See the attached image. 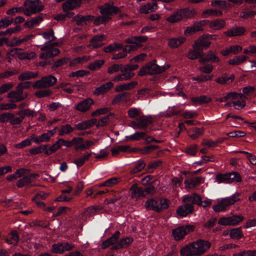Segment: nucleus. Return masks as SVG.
<instances>
[{
	"label": "nucleus",
	"instance_id": "obj_1",
	"mask_svg": "<svg viewBox=\"0 0 256 256\" xmlns=\"http://www.w3.org/2000/svg\"><path fill=\"white\" fill-rule=\"evenodd\" d=\"M100 10L102 16H98L94 20V16L90 15L82 16L78 14L74 17L73 20L76 22L77 25L80 26L86 24L88 22L93 20L94 24L98 25L106 24L112 20L111 16L116 14L120 12V10L117 6L110 2H106L100 7Z\"/></svg>",
	"mask_w": 256,
	"mask_h": 256
},
{
	"label": "nucleus",
	"instance_id": "obj_2",
	"mask_svg": "<svg viewBox=\"0 0 256 256\" xmlns=\"http://www.w3.org/2000/svg\"><path fill=\"white\" fill-rule=\"evenodd\" d=\"M210 245L207 240H199L183 246L180 250V254L182 256H200L204 253Z\"/></svg>",
	"mask_w": 256,
	"mask_h": 256
},
{
	"label": "nucleus",
	"instance_id": "obj_3",
	"mask_svg": "<svg viewBox=\"0 0 256 256\" xmlns=\"http://www.w3.org/2000/svg\"><path fill=\"white\" fill-rule=\"evenodd\" d=\"M148 40L147 36H132L126 38L124 42L128 44L124 46L122 52L114 54L112 60H116L126 57L128 54L134 52L138 48H140L142 46L141 43L146 42Z\"/></svg>",
	"mask_w": 256,
	"mask_h": 256
},
{
	"label": "nucleus",
	"instance_id": "obj_4",
	"mask_svg": "<svg viewBox=\"0 0 256 256\" xmlns=\"http://www.w3.org/2000/svg\"><path fill=\"white\" fill-rule=\"evenodd\" d=\"M184 204L179 206L176 210V214L180 217H185L193 212L194 204L200 203V196L196 193L187 194L184 196Z\"/></svg>",
	"mask_w": 256,
	"mask_h": 256
},
{
	"label": "nucleus",
	"instance_id": "obj_5",
	"mask_svg": "<svg viewBox=\"0 0 256 256\" xmlns=\"http://www.w3.org/2000/svg\"><path fill=\"white\" fill-rule=\"evenodd\" d=\"M170 68L169 65L160 66L156 64V60H154L142 66L138 72L139 76L146 75L152 76L155 74H160Z\"/></svg>",
	"mask_w": 256,
	"mask_h": 256
},
{
	"label": "nucleus",
	"instance_id": "obj_6",
	"mask_svg": "<svg viewBox=\"0 0 256 256\" xmlns=\"http://www.w3.org/2000/svg\"><path fill=\"white\" fill-rule=\"evenodd\" d=\"M170 68L169 65L160 66L156 64V60H154L142 66L138 72L139 76L146 75L152 76L155 74H160Z\"/></svg>",
	"mask_w": 256,
	"mask_h": 256
},
{
	"label": "nucleus",
	"instance_id": "obj_7",
	"mask_svg": "<svg viewBox=\"0 0 256 256\" xmlns=\"http://www.w3.org/2000/svg\"><path fill=\"white\" fill-rule=\"evenodd\" d=\"M196 14V12L194 8H180L168 17L166 20L170 23H176L184 19L192 18Z\"/></svg>",
	"mask_w": 256,
	"mask_h": 256
},
{
	"label": "nucleus",
	"instance_id": "obj_8",
	"mask_svg": "<svg viewBox=\"0 0 256 256\" xmlns=\"http://www.w3.org/2000/svg\"><path fill=\"white\" fill-rule=\"evenodd\" d=\"M146 208L148 210H154L160 212L163 210L168 208V200L160 198H152L148 199L144 204Z\"/></svg>",
	"mask_w": 256,
	"mask_h": 256
},
{
	"label": "nucleus",
	"instance_id": "obj_9",
	"mask_svg": "<svg viewBox=\"0 0 256 256\" xmlns=\"http://www.w3.org/2000/svg\"><path fill=\"white\" fill-rule=\"evenodd\" d=\"M240 196V193H236L230 197L222 198L217 204L212 206L213 210L216 212L226 210L229 206L240 200L238 198Z\"/></svg>",
	"mask_w": 256,
	"mask_h": 256
},
{
	"label": "nucleus",
	"instance_id": "obj_10",
	"mask_svg": "<svg viewBox=\"0 0 256 256\" xmlns=\"http://www.w3.org/2000/svg\"><path fill=\"white\" fill-rule=\"evenodd\" d=\"M138 67V64H128L126 66L122 64L121 70L122 74L114 76L112 80L114 82H118L130 80L134 75V73L130 72L137 69Z\"/></svg>",
	"mask_w": 256,
	"mask_h": 256
},
{
	"label": "nucleus",
	"instance_id": "obj_11",
	"mask_svg": "<svg viewBox=\"0 0 256 256\" xmlns=\"http://www.w3.org/2000/svg\"><path fill=\"white\" fill-rule=\"evenodd\" d=\"M24 6L26 8L24 12V14L26 16L40 12L44 9L40 0H26Z\"/></svg>",
	"mask_w": 256,
	"mask_h": 256
},
{
	"label": "nucleus",
	"instance_id": "obj_12",
	"mask_svg": "<svg viewBox=\"0 0 256 256\" xmlns=\"http://www.w3.org/2000/svg\"><path fill=\"white\" fill-rule=\"evenodd\" d=\"M216 180L218 183L239 182L242 181V177L240 174L236 172H232L224 174H218Z\"/></svg>",
	"mask_w": 256,
	"mask_h": 256
},
{
	"label": "nucleus",
	"instance_id": "obj_13",
	"mask_svg": "<svg viewBox=\"0 0 256 256\" xmlns=\"http://www.w3.org/2000/svg\"><path fill=\"white\" fill-rule=\"evenodd\" d=\"M194 228V226L191 224L181 226L172 230V235L176 240H182L186 235L193 232Z\"/></svg>",
	"mask_w": 256,
	"mask_h": 256
},
{
	"label": "nucleus",
	"instance_id": "obj_14",
	"mask_svg": "<svg viewBox=\"0 0 256 256\" xmlns=\"http://www.w3.org/2000/svg\"><path fill=\"white\" fill-rule=\"evenodd\" d=\"M51 42H46L44 44V46H42L40 48V50L43 52L40 55V59H47L52 58L54 56H56L60 52V50L58 48H53L50 44Z\"/></svg>",
	"mask_w": 256,
	"mask_h": 256
},
{
	"label": "nucleus",
	"instance_id": "obj_15",
	"mask_svg": "<svg viewBox=\"0 0 256 256\" xmlns=\"http://www.w3.org/2000/svg\"><path fill=\"white\" fill-rule=\"evenodd\" d=\"M82 0H67L62 4V9L65 12L66 18H71L74 15V12L69 10H72L76 8L79 7L82 3Z\"/></svg>",
	"mask_w": 256,
	"mask_h": 256
},
{
	"label": "nucleus",
	"instance_id": "obj_16",
	"mask_svg": "<svg viewBox=\"0 0 256 256\" xmlns=\"http://www.w3.org/2000/svg\"><path fill=\"white\" fill-rule=\"evenodd\" d=\"M57 78L52 75L43 76L40 80H36L33 85L34 88H43L52 86L56 84Z\"/></svg>",
	"mask_w": 256,
	"mask_h": 256
},
{
	"label": "nucleus",
	"instance_id": "obj_17",
	"mask_svg": "<svg viewBox=\"0 0 256 256\" xmlns=\"http://www.w3.org/2000/svg\"><path fill=\"white\" fill-rule=\"evenodd\" d=\"M152 121L146 116H139L131 122V126L134 129L139 128L142 130L147 129L149 124Z\"/></svg>",
	"mask_w": 256,
	"mask_h": 256
},
{
	"label": "nucleus",
	"instance_id": "obj_18",
	"mask_svg": "<svg viewBox=\"0 0 256 256\" xmlns=\"http://www.w3.org/2000/svg\"><path fill=\"white\" fill-rule=\"evenodd\" d=\"M244 220V216H242L234 215L232 216L222 217L218 222V224L222 226L237 225L240 222Z\"/></svg>",
	"mask_w": 256,
	"mask_h": 256
},
{
	"label": "nucleus",
	"instance_id": "obj_19",
	"mask_svg": "<svg viewBox=\"0 0 256 256\" xmlns=\"http://www.w3.org/2000/svg\"><path fill=\"white\" fill-rule=\"evenodd\" d=\"M211 42L205 34L202 35L195 42L193 45L194 49L198 50L202 53L204 49L208 48Z\"/></svg>",
	"mask_w": 256,
	"mask_h": 256
},
{
	"label": "nucleus",
	"instance_id": "obj_20",
	"mask_svg": "<svg viewBox=\"0 0 256 256\" xmlns=\"http://www.w3.org/2000/svg\"><path fill=\"white\" fill-rule=\"evenodd\" d=\"M20 50L18 48L12 49L10 50L9 54L12 56H17L20 60H31L36 56V54L33 52H21Z\"/></svg>",
	"mask_w": 256,
	"mask_h": 256
},
{
	"label": "nucleus",
	"instance_id": "obj_21",
	"mask_svg": "<svg viewBox=\"0 0 256 256\" xmlns=\"http://www.w3.org/2000/svg\"><path fill=\"white\" fill-rule=\"evenodd\" d=\"M156 1V0H152V2H148L146 4L142 5L139 9L140 12L147 14L156 11L158 8V6Z\"/></svg>",
	"mask_w": 256,
	"mask_h": 256
},
{
	"label": "nucleus",
	"instance_id": "obj_22",
	"mask_svg": "<svg viewBox=\"0 0 256 256\" xmlns=\"http://www.w3.org/2000/svg\"><path fill=\"white\" fill-rule=\"evenodd\" d=\"M246 29L242 26H234L230 30L224 32V34L229 37H234L243 35Z\"/></svg>",
	"mask_w": 256,
	"mask_h": 256
},
{
	"label": "nucleus",
	"instance_id": "obj_23",
	"mask_svg": "<svg viewBox=\"0 0 256 256\" xmlns=\"http://www.w3.org/2000/svg\"><path fill=\"white\" fill-rule=\"evenodd\" d=\"M206 21L205 20H200L198 22H195L193 26H188L184 32L186 34H192L196 32L202 30V27L206 24Z\"/></svg>",
	"mask_w": 256,
	"mask_h": 256
},
{
	"label": "nucleus",
	"instance_id": "obj_24",
	"mask_svg": "<svg viewBox=\"0 0 256 256\" xmlns=\"http://www.w3.org/2000/svg\"><path fill=\"white\" fill-rule=\"evenodd\" d=\"M120 234V232L118 230H116L111 237L102 242L101 246L102 248L105 249L109 246H112L118 242Z\"/></svg>",
	"mask_w": 256,
	"mask_h": 256
},
{
	"label": "nucleus",
	"instance_id": "obj_25",
	"mask_svg": "<svg viewBox=\"0 0 256 256\" xmlns=\"http://www.w3.org/2000/svg\"><path fill=\"white\" fill-rule=\"evenodd\" d=\"M114 86V84L112 82H107L96 88L94 94L97 96L103 94L110 90Z\"/></svg>",
	"mask_w": 256,
	"mask_h": 256
},
{
	"label": "nucleus",
	"instance_id": "obj_26",
	"mask_svg": "<svg viewBox=\"0 0 256 256\" xmlns=\"http://www.w3.org/2000/svg\"><path fill=\"white\" fill-rule=\"evenodd\" d=\"M93 104L94 101L92 99L90 98H86L78 103L76 106V108L81 112H86L90 109Z\"/></svg>",
	"mask_w": 256,
	"mask_h": 256
},
{
	"label": "nucleus",
	"instance_id": "obj_27",
	"mask_svg": "<svg viewBox=\"0 0 256 256\" xmlns=\"http://www.w3.org/2000/svg\"><path fill=\"white\" fill-rule=\"evenodd\" d=\"M186 38L182 36L170 38L168 40V44L171 48H178L184 42Z\"/></svg>",
	"mask_w": 256,
	"mask_h": 256
},
{
	"label": "nucleus",
	"instance_id": "obj_28",
	"mask_svg": "<svg viewBox=\"0 0 256 256\" xmlns=\"http://www.w3.org/2000/svg\"><path fill=\"white\" fill-rule=\"evenodd\" d=\"M203 182V178L201 176H196L192 178L186 179L184 180V184L186 186L189 188H193L198 185L202 184Z\"/></svg>",
	"mask_w": 256,
	"mask_h": 256
},
{
	"label": "nucleus",
	"instance_id": "obj_29",
	"mask_svg": "<svg viewBox=\"0 0 256 256\" xmlns=\"http://www.w3.org/2000/svg\"><path fill=\"white\" fill-rule=\"evenodd\" d=\"M146 166V164L144 160H140L135 162L133 166L130 168V174L132 175L136 174L142 171Z\"/></svg>",
	"mask_w": 256,
	"mask_h": 256
},
{
	"label": "nucleus",
	"instance_id": "obj_30",
	"mask_svg": "<svg viewBox=\"0 0 256 256\" xmlns=\"http://www.w3.org/2000/svg\"><path fill=\"white\" fill-rule=\"evenodd\" d=\"M244 98L242 94H238L236 92H230L226 94V96L216 98V101L222 102L227 101L228 100L232 99H242Z\"/></svg>",
	"mask_w": 256,
	"mask_h": 256
},
{
	"label": "nucleus",
	"instance_id": "obj_31",
	"mask_svg": "<svg viewBox=\"0 0 256 256\" xmlns=\"http://www.w3.org/2000/svg\"><path fill=\"white\" fill-rule=\"evenodd\" d=\"M21 84L20 83L18 84L16 88V90H14L17 96L16 100H10V102H20L24 100L27 97V94H24V88Z\"/></svg>",
	"mask_w": 256,
	"mask_h": 256
},
{
	"label": "nucleus",
	"instance_id": "obj_32",
	"mask_svg": "<svg viewBox=\"0 0 256 256\" xmlns=\"http://www.w3.org/2000/svg\"><path fill=\"white\" fill-rule=\"evenodd\" d=\"M105 38V35L97 34L94 36L90 41L91 45L94 48H98L102 46V41Z\"/></svg>",
	"mask_w": 256,
	"mask_h": 256
},
{
	"label": "nucleus",
	"instance_id": "obj_33",
	"mask_svg": "<svg viewBox=\"0 0 256 256\" xmlns=\"http://www.w3.org/2000/svg\"><path fill=\"white\" fill-rule=\"evenodd\" d=\"M31 139L33 142L36 144H40L41 142H49L50 140V138L46 132L38 136L33 135L31 136Z\"/></svg>",
	"mask_w": 256,
	"mask_h": 256
},
{
	"label": "nucleus",
	"instance_id": "obj_34",
	"mask_svg": "<svg viewBox=\"0 0 256 256\" xmlns=\"http://www.w3.org/2000/svg\"><path fill=\"white\" fill-rule=\"evenodd\" d=\"M204 130V128H192L190 130L188 134L190 138L196 140L203 134Z\"/></svg>",
	"mask_w": 256,
	"mask_h": 256
},
{
	"label": "nucleus",
	"instance_id": "obj_35",
	"mask_svg": "<svg viewBox=\"0 0 256 256\" xmlns=\"http://www.w3.org/2000/svg\"><path fill=\"white\" fill-rule=\"evenodd\" d=\"M38 73L32 72H22L18 78V79L20 81H24L26 80H30L33 78H36L38 76Z\"/></svg>",
	"mask_w": 256,
	"mask_h": 256
},
{
	"label": "nucleus",
	"instance_id": "obj_36",
	"mask_svg": "<svg viewBox=\"0 0 256 256\" xmlns=\"http://www.w3.org/2000/svg\"><path fill=\"white\" fill-rule=\"evenodd\" d=\"M137 82H132L128 84H120L116 86L115 90L116 92H121L123 90H130L134 88Z\"/></svg>",
	"mask_w": 256,
	"mask_h": 256
},
{
	"label": "nucleus",
	"instance_id": "obj_37",
	"mask_svg": "<svg viewBox=\"0 0 256 256\" xmlns=\"http://www.w3.org/2000/svg\"><path fill=\"white\" fill-rule=\"evenodd\" d=\"M234 78V76L233 74L230 76L227 74H224L221 77L218 78L216 80V82L220 84H226L232 82Z\"/></svg>",
	"mask_w": 256,
	"mask_h": 256
},
{
	"label": "nucleus",
	"instance_id": "obj_38",
	"mask_svg": "<svg viewBox=\"0 0 256 256\" xmlns=\"http://www.w3.org/2000/svg\"><path fill=\"white\" fill-rule=\"evenodd\" d=\"M130 94L128 92H124L116 95L112 100L113 104H118L121 102H126Z\"/></svg>",
	"mask_w": 256,
	"mask_h": 256
},
{
	"label": "nucleus",
	"instance_id": "obj_39",
	"mask_svg": "<svg viewBox=\"0 0 256 256\" xmlns=\"http://www.w3.org/2000/svg\"><path fill=\"white\" fill-rule=\"evenodd\" d=\"M230 238L233 239L240 240L242 238L244 235L242 232V228H233L230 230Z\"/></svg>",
	"mask_w": 256,
	"mask_h": 256
},
{
	"label": "nucleus",
	"instance_id": "obj_40",
	"mask_svg": "<svg viewBox=\"0 0 256 256\" xmlns=\"http://www.w3.org/2000/svg\"><path fill=\"white\" fill-rule=\"evenodd\" d=\"M32 180H30L28 176H24L22 178L20 179L16 182V186L18 188H22L24 186H32Z\"/></svg>",
	"mask_w": 256,
	"mask_h": 256
},
{
	"label": "nucleus",
	"instance_id": "obj_41",
	"mask_svg": "<svg viewBox=\"0 0 256 256\" xmlns=\"http://www.w3.org/2000/svg\"><path fill=\"white\" fill-rule=\"evenodd\" d=\"M191 100L194 104H203L210 102L212 99L205 95H202L198 97H192Z\"/></svg>",
	"mask_w": 256,
	"mask_h": 256
},
{
	"label": "nucleus",
	"instance_id": "obj_42",
	"mask_svg": "<svg viewBox=\"0 0 256 256\" xmlns=\"http://www.w3.org/2000/svg\"><path fill=\"white\" fill-rule=\"evenodd\" d=\"M146 132H136L134 134H132L130 136H126V138L128 140H138L141 139L144 140H146Z\"/></svg>",
	"mask_w": 256,
	"mask_h": 256
},
{
	"label": "nucleus",
	"instance_id": "obj_43",
	"mask_svg": "<svg viewBox=\"0 0 256 256\" xmlns=\"http://www.w3.org/2000/svg\"><path fill=\"white\" fill-rule=\"evenodd\" d=\"M92 154V152L85 154L82 156L75 160L74 162L76 164L78 168L81 167L89 159Z\"/></svg>",
	"mask_w": 256,
	"mask_h": 256
},
{
	"label": "nucleus",
	"instance_id": "obj_44",
	"mask_svg": "<svg viewBox=\"0 0 256 256\" xmlns=\"http://www.w3.org/2000/svg\"><path fill=\"white\" fill-rule=\"evenodd\" d=\"M104 63L105 60H96L94 62H90L88 68L90 70L94 71L100 69Z\"/></svg>",
	"mask_w": 256,
	"mask_h": 256
},
{
	"label": "nucleus",
	"instance_id": "obj_45",
	"mask_svg": "<svg viewBox=\"0 0 256 256\" xmlns=\"http://www.w3.org/2000/svg\"><path fill=\"white\" fill-rule=\"evenodd\" d=\"M60 141L59 139L48 148H46V150L45 151V154L50 156L54 153L56 151L61 148Z\"/></svg>",
	"mask_w": 256,
	"mask_h": 256
},
{
	"label": "nucleus",
	"instance_id": "obj_46",
	"mask_svg": "<svg viewBox=\"0 0 256 256\" xmlns=\"http://www.w3.org/2000/svg\"><path fill=\"white\" fill-rule=\"evenodd\" d=\"M133 241L134 239L132 238L126 236L120 239L118 242H119V246H120L122 248H128Z\"/></svg>",
	"mask_w": 256,
	"mask_h": 256
},
{
	"label": "nucleus",
	"instance_id": "obj_47",
	"mask_svg": "<svg viewBox=\"0 0 256 256\" xmlns=\"http://www.w3.org/2000/svg\"><path fill=\"white\" fill-rule=\"evenodd\" d=\"M49 146V144H42L38 147H35L31 148L30 150V152L32 155L38 154L42 152L45 153V151L46 150V148Z\"/></svg>",
	"mask_w": 256,
	"mask_h": 256
},
{
	"label": "nucleus",
	"instance_id": "obj_48",
	"mask_svg": "<svg viewBox=\"0 0 256 256\" xmlns=\"http://www.w3.org/2000/svg\"><path fill=\"white\" fill-rule=\"evenodd\" d=\"M21 29V26L19 25H18L14 28H8L5 31L0 32V36H3L6 35L10 36L12 34L20 30Z\"/></svg>",
	"mask_w": 256,
	"mask_h": 256
},
{
	"label": "nucleus",
	"instance_id": "obj_49",
	"mask_svg": "<svg viewBox=\"0 0 256 256\" xmlns=\"http://www.w3.org/2000/svg\"><path fill=\"white\" fill-rule=\"evenodd\" d=\"M225 22L222 20H216L210 22V26L216 30H220L225 26Z\"/></svg>",
	"mask_w": 256,
	"mask_h": 256
},
{
	"label": "nucleus",
	"instance_id": "obj_50",
	"mask_svg": "<svg viewBox=\"0 0 256 256\" xmlns=\"http://www.w3.org/2000/svg\"><path fill=\"white\" fill-rule=\"evenodd\" d=\"M51 251L52 252L56 254H64V250H63L62 243L58 242L52 244Z\"/></svg>",
	"mask_w": 256,
	"mask_h": 256
},
{
	"label": "nucleus",
	"instance_id": "obj_51",
	"mask_svg": "<svg viewBox=\"0 0 256 256\" xmlns=\"http://www.w3.org/2000/svg\"><path fill=\"white\" fill-rule=\"evenodd\" d=\"M232 104L235 106L236 109L239 110L244 108L246 106V102L243 100H238L236 101L232 100L226 104L227 106H231Z\"/></svg>",
	"mask_w": 256,
	"mask_h": 256
},
{
	"label": "nucleus",
	"instance_id": "obj_52",
	"mask_svg": "<svg viewBox=\"0 0 256 256\" xmlns=\"http://www.w3.org/2000/svg\"><path fill=\"white\" fill-rule=\"evenodd\" d=\"M202 52L198 50H190L188 54V57L190 60H196L202 56Z\"/></svg>",
	"mask_w": 256,
	"mask_h": 256
},
{
	"label": "nucleus",
	"instance_id": "obj_53",
	"mask_svg": "<svg viewBox=\"0 0 256 256\" xmlns=\"http://www.w3.org/2000/svg\"><path fill=\"white\" fill-rule=\"evenodd\" d=\"M43 38L48 42H52L56 40V37L54 36V32L52 29H50L48 32H45L42 34Z\"/></svg>",
	"mask_w": 256,
	"mask_h": 256
},
{
	"label": "nucleus",
	"instance_id": "obj_54",
	"mask_svg": "<svg viewBox=\"0 0 256 256\" xmlns=\"http://www.w3.org/2000/svg\"><path fill=\"white\" fill-rule=\"evenodd\" d=\"M122 66V64H114L108 68V73L111 75L119 71L121 72Z\"/></svg>",
	"mask_w": 256,
	"mask_h": 256
},
{
	"label": "nucleus",
	"instance_id": "obj_55",
	"mask_svg": "<svg viewBox=\"0 0 256 256\" xmlns=\"http://www.w3.org/2000/svg\"><path fill=\"white\" fill-rule=\"evenodd\" d=\"M13 22L14 19L12 18L6 17L5 18H2L0 20V29L8 27L11 25Z\"/></svg>",
	"mask_w": 256,
	"mask_h": 256
},
{
	"label": "nucleus",
	"instance_id": "obj_56",
	"mask_svg": "<svg viewBox=\"0 0 256 256\" xmlns=\"http://www.w3.org/2000/svg\"><path fill=\"white\" fill-rule=\"evenodd\" d=\"M145 196L144 188L136 187L133 189L132 196L136 198Z\"/></svg>",
	"mask_w": 256,
	"mask_h": 256
},
{
	"label": "nucleus",
	"instance_id": "obj_57",
	"mask_svg": "<svg viewBox=\"0 0 256 256\" xmlns=\"http://www.w3.org/2000/svg\"><path fill=\"white\" fill-rule=\"evenodd\" d=\"M14 84L11 82L2 84L0 86V95L8 92L11 90Z\"/></svg>",
	"mask_w": 256,
	"mask_h": 256
},
{
	"label": "nucleus",
	"instance_id": "obj_58",
	"mask_svg": "<svg viewBox=\"0 0 256 256\" xmlns=\"http://www.w3.org/2000/svg\"><path fill=\"white\" fill-rule=\"evenodd\" d=\"M14 117V114L10 112H4L0 115V122L5 123Z\"/></svg>",
	"mask_w": 256,
	"mask_h": 256
},
{
	"label": "nucleus",
	"instance_id": "obj_59",
	"mask_svg": "<svg viewBox=\"0 0 256 256\" xmlns=\"http://www.w3.org/2000/svg\"><path fill=\"white\" fill-rule=\"evenodd\" d=\"M159 148V146L156 145H149L141 148V152L144 154H148L150 153L154 150Z\"/></svg>",
	"mask_w": 256,
	"mask_h": 256
},
{
	"label": "nucleus",
	"instance_id": "obj_60",
	"mask_svg": "<svg viewBox=\"0 0 256 256\" xmlns=\"http://www.w3.org/2000/svg\"><path fill=\"white\" fill-rule=\"evenodd\" d=\"M17 107V106L14 104V102H11V103H2L0 104V110H10L14 109Z\"/></svg>",
	"mask_w": 256,
	"mask_h": 256
},
{
	"label": "nucleus",
	"instance_id": "obj_61",
	"mask_svg": "<svg viewBox=\"0 0 256 256\" xmlns=\"http://www.w3.org/2000/svg\"><path fill=\"white\" fill-rule=\"evenodd\" d=\"M52 94V91L50 90L46 89L40 90L36 92V96L39 98H42L46 96H50Z\"/></svg>",
	"mask_w": 256,
	"mask_h": 256
},
{
	"label": "nucleus",
	"instance_id": "obj_62",
	"mask_svg": "<svg viewBox=\"0 0 256 256\" xmlns=\"http://www.w3.org/2000/svg\"><path fill=\"white\" fill-rule=\"evenodd\" d=\"M89 74V72L87 70H76L74 72H72L70 74V77H82L85 76H87Z\"/></svg>",
	"mask_w": 256,
	"mask_h": 256
},
{
	"label": "nucleus",
	"instance_id": "obj_63",
	"mask_svg": "<svg viewBox=\"0 0 256 256\" xmlns=\"http://www.w3.org/2000/svg\"><path fill=\"white\" fill-rule=\"evenodd\" d=\"M198 150V146L196 144L190 146L186 148L185 152L192 156H195Z\"/></svg>",
	"mask_w": 256,
	"mask_h": 256
},
{
	"label": "nucleus",
	"instance_id": "obj_64",
	"mask_svg": "<svg viewBox=\"0 0 256 256\" xmlns=\"http://www.w3.org/2000/svg\"><path fill=\"white\" fill-rule=\"evenodd\" d=\"M25 10L23 7H14L9 9L6 14L8 15H14L16 13H20L25 11Z\"/></svg>",
	"mask_w": 256,
	"mask_h": 256
}]
</instances>
